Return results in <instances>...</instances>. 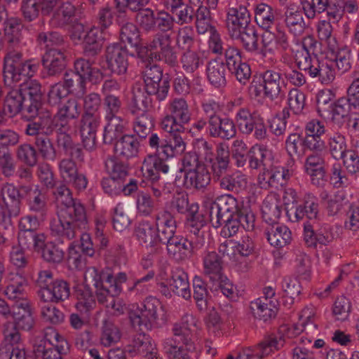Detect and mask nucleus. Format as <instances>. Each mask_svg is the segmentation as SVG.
<instances>
[{"label":"nucleus","instance_id":"obj_1","mask_svg":"<svg viewBox=\"0 0 359 359\" xmlns=\"http://www.w3.org/2000/svg\"><path fill=\"white\" fill-rule=\"evenodd\" d=\"M53 189V194L62 206L57 212V218L50 223L51 234L62 239L72 240L87 227L85 207L73 198L72 191L65 184L57 182Z\"/></svg>","mask_w":359,"mask_h":359},{"label":"nucleus","instance_id":"obj_2","mask_svg":"<svg viewBox=\"0 0 359 359\" xmlns=\"http://www.w3.org/2000/svg\"><path fill=\"white\" fill-rule=\"evenodd\" d=\"M316 41L312 36L303 39L302 45L294 52V60L298 69L304 71L311 79L321 83L328 84L335 78L334 62L332 60H322L309 52L316 46Z\"/></svg>","mask_w":359,"mask_h":359},{"label":"nucleus","instance_id":"obj_3","mask_svg":"<svg viewBox=\"0 0 359 359\" xmlns=\"http://www.w3.org/2000/svg\"><path fill=\"white\" fill-rule=\"evenodd\" d=\"M126 273L119 272L114 276L111 273L89 267L85 272L84 280L96 288V296L99 303L107 307L110 297H118L122 292V285L127 281Z\"/></svg>","mask_w":359,"mask_h":359},{"label":"nucleus","instance_id":"obj_4","mask_svg":"<svg viewBox=\"0 0 359 359\" xmlns=\"http://www.w3.org/2000/svg\"><path fill=\"white\" fill-rule=\"evenodd\" d=\"M137 56L141 60L163 61L172 67L177 64V51L167 33L156 32L147 45L138 48Z\"/></svg>","mask_w":359,"mask_h":359},{"label":"nucleus","instance_id":"obj_5","mask_svg":"<svg viewBox=\"0 0 359 359\" xmlns=\"http://www.w3.org/2000/svg\"><path fill=\"white\" fill-rule=\"evenodd\" d=\"M149 145L154 149L158 155H147L141 166L142 176L151 182H156L160 180V172L168 174L170 172V165L167 161L161 157L163 154L165 157V146L167 140L163 135L157 133H151L149 138Z\"/></svg>","mask_w":359,"mask_h":359},{"label":"nucleus","instance_id":"obj_6","mask_svg":"<svg viewBox=\"0 0 359 359\" xmlns=\"http://www.w3.org/2000/svg\"><path fill=\"white\" fill-rule=\"evenodd\" d=\"M280 74L266 70L254 76L249 86V93L255 98L264 97L273 101L283 96L280 86Z\"/></svg>","mask_w":359,"mask_h":359},{"label":"nucleus","instance_id":"obj_7","mask_svg":"<svg viewBox=\"0 0 359 359\" xmlns=\"http://www.w3.org/2000/svg\"><path fill=\"white\" fill-rule=\"evenodd\" d=\"M45 338L49 341L41 340L33 347V353L37 359H63L69 350V345L65 338L52 327H48Z\"/></svg>","mask_w":359,"mask_h":359},{"label":"nucleus","instance_id":"obj_8","mask_svg":"<svg viewBox=\"0 0 359 359\" xmlns=\"http://www.w3.org/2000/svg\"><path fill=\"white\" fill-rule=\"evenodd\" d=\"M161 309L160 302L154 297H148L142 307L131 309L129 318L132 326L140 331L149 330L157 324L158 312Z\"/></svg>","mask_w":359,"mask_h":359},{"label":"nucleus","instance_id":"obj_9","mask_svg":"<svg viewBox=\"0 0 359 359\" xmlns=\"http://www.w3.org/2000/svg\"><path fill=\"white\" fill-rule=\"evenodd\" d=\"M237 199L231 194H224L217 198L211 204L209 210V217L212 225L215 228L221 226L222 221H226L234 216L241 210Z\"/></svg>","mask_w":359,"mask_h":359},{"label":"nucleus","instance_id":"obj_10","mask_svg":"<svg viewBox=\"0 0 359 359\" xmlns=\"http://www.w3.org/2000/svg\"><path fill=\"white\" fill-rule=\"evenodd\" d=\"M144 63V81L150 93H157V100H164L168 95L170 88L167 79H163V71L158 65L152 63L153 61L142 60Z\"/></svg>","mask_w":359,"mask_h":359},{"label":"nucleus","instance_id":"obj_11","mask_svg":"<svg viewBox=\"0 0 359 359\" xmlns=\"http://www.w3.org/2000/svg\"><path fill=\"white\" fill-rule=\"evenodd\" d=\"M38 123L33 120L27 122L25 127V134L29 136H34V147L37 154L46 161H54L57 158V150L49 137L50 135H47L39 129Z\"/></svg>","mask_w":359,"mask_h":359},{"label":"nucleus","instance_id":"obj_12","mask_svg":"<svg viewBox=\"0 0 359 359\" xmlns=\"http://www.w3.org/2000/svg\"><path fill=\"white\" fill-rule=\"evenodd\" d=\"M204 244L205 241L203 239L193 242L180 235L163 243L166 245V250L170 258L178 263L189 259L195 250L201 249Z\"/></svg>","mask_w":359,"mask_h":359},{"label":"nucleus","instance_id":"obj_13","mask_svg":"<svg viewBox=\"0 0 359 359\" xmlns=\"http://www.w3.org/2000/svg\"><path fill=\"white\" fill-rule=\"evenodd\" d=\"M316 228L313 224L304 225V239L309 247H316L318 243L327 245L339 236L337 226L325 224L316 230Z\"/></svg>","mask_w":359,"mask_h":359},{"label":"nucleus","instance_id":"obj_14","mask_svg":"<svg viewBox=\"0 0 359 359\" xmlns=\"http://www.w3.org/2000/svg\"><path fill=\"white\" fill-rule=\"evenodd\" d=\"M32 120L36 121L38 123L37 127L47 135H52L54 131L57 135L68 133L71 128V120L57 112L52 116L49 111H41Z\"/></svg>","mask_w":359,"mask_h":359},{"label":"nucleus","instance_id":"obj_15","mask_svg":"<svg viewBox=\"0 0 359 359\" xmlns=\"http://www.w3.org/2000/svg\"><path fill=\"white\" fill-rule=\"evenodd\" d=\"M22 196L20 190L13 184H6L0 189V222L4 220L5 214L4 205L8 210L10 217H17L20 212Z\"/></svg>","mask_w":359,"mask_h":359},{"label":"nucleus","instance_id":"obj_16","mask_svg":"<svg viewBox=\"0 0 359 359\" xmlns=\"http://www.w3.org/2000/svg\"><path fill=\"white\" fill-rule=\"evenodd\" d=\"M286 215L292 222H298L306 218L305 224H318V204L314 200H307L303 203L285 208Z\"/></svg>","mask_w":359,"mask_h":359},{"label":"nucleus","instance_id":"obj_17","mask_svg":"<svg viewBox=\"0 0 359 359\" xmlns=\"http://www.w3.org/2000/svg\"><path fill=\"white\" fill-rule=\"evenodd\" d=\"M128 58L127 49L117 43L109 45L106 48L107 68L113 74L122 75L126 73L128 67Z\"/></svg>","mask_w":359,"mask_h":359},{"label":"nucleus","instance_id":"obj_18","mask_svg":"<svg viewBox=\"0 0 359 359\" xmlns=\"http://www.w3.org/2000/svg\"><path fill=\"white\" fill-rule=\"evenodd\" d=\"M66 48L67 47H61L46 50L41 62L48 76H58L65 69L67 62Z\"/></svg>","mask_w":359,"mask_h":359},{"label":"nucleus","instance_id":"obj_19","mask_svg":"<svg viewBox=\"0 0 359 359\" xmlns=\"http://www.w3.org/2000/svg\"><path fill=\"white\" fill-rule=\"evenodd\" d=\"M19 90L25 100V109L27 113L31 117L38 114L42 98L40 83L36 80H29L20 85Z\"/></svg>","mask_w":359,"mask_h":359},{"label":"nucleus","instance_id":"obj_20","mask_svg":"<svg viewBox=\"0 0 359 359\" xmlns=\"http://www.w3.org/2000/svg\"><path fill=\"white\" fill-rule=\"evenodd\" d=\"M24 62L23 55L18 50H8L4 59V80L11 86L19 82V73Z\"/></svg>","mask_w":359,"mask_h":359},{"label":"nucleus","instance_id":"obj_21","mask_svg":"<svg viewBox=\"0 0 359 359\" xmlns=\"http://www.w3.org/2000/svg\"><path fill=\"white\" fill-rule=\"evenodd\" d=\"M155 227L158 241L162 244L177 236L176 235V221L171 212L162 210L155 215Z\"/></svg>","mask_w":359,"mask_h":359},{"label":"nucleus","instance_id":"obj_22","mask_svg":"<svg viewBox=\"0 0 359 359\" xmlns=\"http://www.w3.org/2000/svg\"><path fill=\"white\" fill-rule=\"evenodd\" d=\"M325 165V158L320 154L313 153L306 158L305 171L310 176L311 183L317 187H323L326 182Z\"/></svg>","mask_w":359,"mask_h":359},{"label":"nucleus","instance_id":"obj_23","mask_svg":"<svg viewBox=\"0 0 359 359\" xmlns=\"http://www.w3.org/2000/svg\"><path fill=\"white\" fill-rule=\"evenodd\" d=\"M251 25L250 14L245 6L239 5L228 9L226 26L229 35Z\"/></svg>","mask_w":359,"mask_h":359},{"label":"nucleus","instance_id":"obj_24","mask_svg":"<svg viewBox=\"0 0 359 359\" xmlns=\"http://www.w3.org/2000/svg\"><path fill=\"white\" fill-rule=\"evenodd\" d=\"M305 147L311 151H322L325 147V142L321 135L325 134V128L321 121L313 119L305 126Z\"/></svg>","mask_w":359,"mask_h":359},{"label":"nucleus","instance_id":"obj_25","mask_svg":"<svg viewBox=\"0 0 359 359\" xmlns=\"http://www.w3.org/2000/svg\"><path fill=\"white\" fill-rule=\"evenodd\" d=\"M292 174V169L272 165L269 170L263 171L259 175L258 181L262 187L267 184L269 187L277 188L278 186L285 185Z\"/></svg>","mask_w":359,"mask_h":359},{"label":"nucleus","instance_id":"obj_26","mask_svg":"<svg viewBox=\"0 0 359 359\" xmlns=\"http://www.w3.org/2000/svg\"><path fill=\"white\" fill-rule=\"evenodd\" d=\"M100 184L104 193L109 196H118L121 193H123L125 196H129L137 190V181L134 179L126 183L109 175L102 178Z\"/></svg>","mask_w":359,"mask_h":359},{"label":"nucleus","instance_id":"obj_27","mask_svg":"<svg viewBox=\"0 0 359 359\" xmlns=\"http://www.w3.org/2000/svg\"><path fill=\"white\" fill-rule=\"evenodd\" d=\"M152 95L157 98V93H150L148 92L147 87L135 84L131 90V112L135 114L140 111H142V113L147 111L149 108L151 107Z\"/></svg>","mask_w":359,"mask_h":359},{"label":"nucleus","instance_id":"obj_28","mask_svg":"<svg viewBox=\"0 0 359 359\" xmlns=\"http://www.w3.org/2000/svg\"><path fill=\"white\" fill-rule=\"evenodd\" d=\"M76 11V6L70 0L61 1L53 11L49 23L53 27H64L72 22Z\"/></svg>","mask_w":359,"mask_h":359},{"label":"nucleus","instance_id":"obj_29","mask_svg":"<svg viewBox=\"0 0 359 359\" xmlns=\"http://www.w3.org/2000/svg\"><path fill=\"white\" fill-rule=\"evenodd\" d=\"M236 135L233 121L220 116L209 123V135L213 138L229 140Z\"/></svg>","mask_w":359,"mask_h":359},{"label":"nucleus","instance_id":"obj_30","mask_svg":"<svg viewBox=\"0 0 359 359\" xmlns=\"http://www.w3.org/2000/svg\"><path fill=\"white\" fill-rule=\"evenodd\" d=\"M70 296V284L63 279H55L49 289L43 290L41 300L45 303H60Z\"/></svg>","mask_w":359,"mask_h":359},{"label":"nucleus","instance_id":"obj_31","mask_svg":"<svg viewBox=\"0 0 359 359\" xmlns=\"http://www.w3.org/2000/svg\"><path fill=\"white\" fill-rule=\"evenodd\" d=\"M207 163H210L213 179L222 177L227 172L230 163V154L228 147L219 144L216 149L215 155Z\"/></svg>","mask_w":359,"mask_h":359},{"label":"nucleus","instance_id":"obj_32","mask_svg":"<svg viewBox=\"0 0 359 359\" xmlns=\"http://www.w3.org/2000/svg\"><path fill=\"white\" fill-rule=\"evenodd\" d=\"M55 142L58 149L65 155L75 158L79 161H84V154L81 144L75 142L68 133L57 135Z\"/></svg>","mask_w":359,"mask_h":359},{"label":"nucleus","instance_id":"obj_33","mask_svg":"<svg viewBox=\"0 0 359 359\" xmlns=\"http://www.w3.org/2000/svg\"><path fill=\"white\" fill-rule=\"evenodd\" d=\"M140 142L134 135H125L114 144V151L116 157L129 159L136 156L139 152Z\"/></svg>","mask_w":359,"mask_h":359},{"label":"nucleus","instance_id":"obj_34","mask_svg":"<svg viewBox=\"0 0 359 359\" xmlns=\"http://www.w3.org/2000/svg\"><path fill=\"white\" fill-rule=\"evenodd\" d=\"M229 36L239 41L242 47L248 53H256L259 50L258 34L252 25L233 32Z\"/></svg>","mask_w":359,"mask_h":359},{"label":"nucleus","instance_id":"obj_35","mask_svg":"<svg viewBox=\"0 0 359 359\" xmlns=\"http://www.w3.org/2000/svg\"><path fill=\"white\" fill-rule=\"evenodd\" d=\"M269 243L276 248H283L292 240V233L288 227L279 223L269 225L265 229Z\"/></svg>","mask_w":359,"mask_h":359},{"label":"nucleus","instance_id":"obj_36","mask_svg":"<svg viewBox=\"0 0 359 359\" xmlns=\"http://www.w3.org/2000/svg\"><path fill=\"white\" fill-rule=\"evenodd\" d=\"M277 301L267 298H258L250 303V309L256 318L266 322L274 318L278 312Z\"/></svg>","mask_w":359,"mask_h":359},{"label":"nucleus","instance_id":"obj_37","mask_svg":"<svg viewBox=\"0 0 359 359\" xmlns=\"http://www.w3.org/2000/svg\"><path fill=\"white\" fill-rule=\"evenodd\" d=\"M21 189L27 194V204L29 210L36 215H39L41 218L46 217L48 207L45 194L38 188L32 189L22 186Z\"/></svg>","mask_w":359,"mask_h":359},{"label":"nucleus","instance_id":"obj_38","mask_svg":"<svg viewBox=\"0 0 359 359\" xmlns=\"http://www.w3.org/2000/svg\"><path fill=\"white\" fill-rule=\"evenodd\" d=\"M169 285L172 292L177 295L187 300L191 297L188 275L182 269L176 268L172 271Z\"/></svg>","mask_w":359,"mask_h":359},{"label":"nucleus","instance_id":"obj_39","mask_svg":"<svg viewBox=\"0 0 359 359\" xmlns=\"http://www.w3.org/2000/svg\"><path fill=\"white\" fill-rule=\"evenodd\" d=\"M218 183L219 189L223 191L238 193L246 188L248 180L246 177L239 173L222 175L214 179Z\"/></svg>","mask_w":359,"mask_h":359},{"label":"nucleus","instance_id":"obj_40","mask_svg":"<svg viewBox=\"0 0 359 359\" xmlns=\"http://www.w3.org/2000/svg\"><path fill=\"white\" fill-rule=\"evenodd\" d=\"M207 78L210 83L217 88H221L226 84V69L223 61L211 60L206 66Z\"/></svg>","mask_w":359,"mask_h":359},{"label":"nucleus","instance_id":"obj_41","mask_svg":"<svg viewBox=\"0 0 359 359\" xmlns=\"http://www.w3.org/2000/svg\"><path fill=\"white\" fill-rule=\"evenodd\" d=\"M261 210L263 220L269 224V226L278 223L282 212V205L276 196L268 195L262 203Z\"/></svg>","mask_w":359,"mask_h":359},{"label":"nucleus","instance_id":"obj_42","mask_svg":"<svg viewBox=\"0 0 359 359\" xmlns=\"http://www.w3.org/2000/svg\"><path fill=\"white\" fill-rule=\"evenodd\" d=\"M135 234L139 243L146 248L153 247L158 241L154 224L148 221L139 222L135 229Z\"/></svg>","mask_w":359,"mask_h":359},{"label":"nucleus","instance_id":"obj_43","mask_svg":"<svg viewBox=\"0 0 359 359\" xmlns=\"http://www.w3.org/2000/svg\"><path fill=\"white\" fill-rule=\"evenodd\" d=\"M203 273L210 281L221 278L222 273V257L215 251L208 252L203 257Z\"/></svg>","mask_w":359,"mask_h":359},{"label":"nucleus","instance_id":"obj_44","mask_svg":"<svg viewBox=\"0 0 359 359\" xmlns=\"http://www.w3.org/2000/svg\"><path fill=\"white\" fill-rule=\"evenodd\" d=\"M210 181V173L205 165L200 166L194 172L184 175V186L187 189L203 190L209 185Z\"/></svg>","mask_w":359,"mask_h":359},{"label":"nucleus","instance_id":"obj_45","mask_svg":"<svg viewBox=\"0 0 359 359\" xmlns=\"http://www.w3.org/2000/svg\"><path fill=\"white\" fill-rule=\"evenodd\" d=\"M25 107V100L20 90L13 89L6 94L1 111L4 113V116L8 114V116L13 117L21 111L27 113Z\"/></svg>","mask_w":359,"mask_h":359},{"label":"nucleus","instance_id":"obj_46","mask_svg":"<svg viewBox=\"0 0 359 359\" xmlns=\"http://www.w3.org/2000/svg\"><path fill=\"white\" fill-rule=\"evenodd\" d=\"M197 203H191L189 212L187 214L186 226L190 233L198 238V241H204L203 231L201 229L206 224L203 215L198 211Z\"/></svg>","mask_w":359,"mask_h":359},{"label":"nucleus","instance_id":"obj_47","mask_svg":"<svg viewBox=\"0 0 359 359\" xmlns=\"http://www.w3.org/2000/svg\"><path fill=\"white\" fill-rule=\"evenodd\" d=\"M279 18L277 10L266 4H258L255 10V19L257 24L264 29H269Z\"/></svg>","mask_w":359,"mask_h":359},{"label":"nucleus","instance_id":"obj_48","mask_svg":"<svg viewBox=\"0 0 359 359\" xmlns=\"http://www.w3.org/2000/svg\"><path fill=\"white\" fill-rule=\"evenodd\" d=\"M352 99L348 95L347 97H341L334 103L331 109L332 119L337 124H341L346 121L349 117L351 107L358 109L356 103H353Z\"/></svg>","mask_w":359,"mask_h":359},{"label":"nucleus","instance_id":"obj_49","mask_svg":"<svg viewBox=\"0 0 359 359\" xmlns=\"http://www.w3.org/2000/svg\"><path fill=\"white\" fill-rule=\"evenodd\" d=\"M260 116L261 114L257 111L251 112L248 108H240L236 115V120L240 131L243 134H251L253 132V126Z\"/></svg>","mask_w":359,"mask_h":359},{"label":"nucleus","instance_id":"obj_50","mask_svg":"<svg viewBox=\"0 0 359 359\" xmlns=\"http://www.w3.org/2000/svg\"><path fill=\"white\" fill-rule=\"evenodd\" d=\"M101 32L99 28L93 27L83 35V50L87 55H96L101 50L102 46Z\"/></svg>","mask_w":359,"mask_h":359},{"label":"nucleus","instance_id":"obj_51","mask_svg":"<svg viewBox=\"0 0 359 359\" xmlns=\"http://www.w3.org/2000/svg\"><path fill=\"white\" fill-rule=\"evenodd\" d=\"M18 239L21 248L39 252L44 245L46 236L36 231H19Z\"/></svg>","mask_w":359,"mask_h":359},{"label":"nucleus","instance_id":"obj_52","mask_svg":"<svg viewBox=\"0 0 359 359\" xmlns=\"http://www.w3.org/2000/svg\"><path fill=\"white\" fill-rule=\"evenodd\" d=\"M89 284L78 285L75 287V294L78 299L76 308L82 313H87L95 306V300Z\"/></svg>","mask_w":359,"mask_h":359},{"label":"nucleus","instance_id":"obj_53","mask_svg":"<svg viewBox=\"0 0 359 359\" xmlns=\"http://www.w3.org/2000/svg\"><path fill=\"white\" fill-rule=\"evenodd\" d=\"M1 25L4 26V31L10 46L18 45L21 41V32L24 27L22 20L13 14Z\"/></svg>","mask_w":359,"mask_h":359},{"label":"nucleus","instance_id":"obj_54","mask_svg":"<svg viewBox=\"0 0 359 359\" xmlns=\"http://www.w3.org/2000/svg\"><path fill=\"white\" fill-rule=\"evenodd\" d=\"M284 22L290 32L294 35H300L306 27L302 11L294 8H286L284 13Z\"/></svg>","mask_w":359,"mask_h":359},{"label":"nucleus","instance_id":"obj_55","mask_svg":"<svg viewBox=\"0 0 359 359\" xmlns=\"http://www.w3.org/2000/svg\"><path fill=\"white\" fill-rule=\"evenodd\" d=\"M169 112L183 126L191 120V111L187 102L183 98H175L169 104Z\"/></svg>","mask_w":359,"mask_h":359},{"label":"nucleus","instance_id":"obj_56","mask_svg":"<svg viewBox=\"0 0 359 359\" xmlns=\"http://www.w3.org/2000/svg\"><path fill=\"white\" fill-rule=\"evenodd\" d=\"M105 169L109 176L126 182L129 175V165L116 156H109L105 161Z\"/></svg>","mask_w":359,"mask_h":359},{"label":"nucleus","instance_id":"obj_57","mask_svg":"<svg viewBox=\"0 0 359 359\" xmlns=\"http://www.w3.org/2000/svg\"><path fill=\"white\" fill-rule=\"evenodd\" d=\"M154 127V119L152 115L147 111L137 115L133 124V129L136 137L145 139Z\"/></svg>","mask_w":359,"mask_h":359},{"label":"nucleus","instance_id":"obj_58","mask_svg":"<svg viewBox=\"0 0 359 359\" xmlns=\"http://www.w3.org/2000/svg\"><path fill=\"white\" fill-rule=\"evenodd\" d=\"M37 43L46 50L51 48L67 47L64 37L57 32H41L36 37Z\"/></svg>","mask_w":359,"mask_h":359},{"label":"nucleus","instance_id":"obj_59","mask_svg":"<svg viewBox=\"0 0 359 359\" xmlns=\"http://www.w3.org/2000/svg\"><path fill=\"white\" fill-rule=\"evenodd\" d=\"M318 36L331 52H335L338 48L337 41L333 35V27L330 22L322 20L317 27Z\"/></svg>","mask_w":359,"mask_h":359},{"label":"nucleus","instance_id":"obj_60","mask_svg":"<svg viewBox=\"0 0 359 359\" xmlns=\"http://www.w3.org/2000/svg\"><path fill=\"white\" fill-rule=\"evenodd\" d=\"M345 137L338 133L330 135L327 147L331 156L335 160H340L349 149H347Z\"/></svg>","mask_w":359,"mask_h":359},{"label":"nucleus","instance_id":"obj_61","mask_svg":"<svg viewBox=\"0 0 359 359\" xmlns=\"http://www.w3.org/2000/svg\"><path fill=\"white\" fill-rule=\"evenodd\" d=\"M62 84L69 94L72 93L80 96L83 95L86 92V81L73 71L65 72Z\"/></svg>","mask_w":359,"mask_h":359},{"label":"nucleus","instance_id":"obj_62","mask_svg":"<svg viewBox=\"0 0 359 359\" xmlns=\"http://www.w3.org/2000/svg\"><path fill=\"white\" fill-rule=\"evenodd\" d=\"M121 337L119 327L111 321L104 320L102 327L100 336L101 344L106 347L118 343Z\"/></svg>","mask_w":359,"mask_h":359},{"label":"nucleus","instance_id":"obj_63","mask_svg":"<svg viewBox=\"0 0 359 359\" xmlns=\"http://www.w3.org/2000/svg\"><path fill=\"white\" fill-rule=\"evenodd\" d=\"M284 345V339L280 337H277L275 335H269L265 337L259 344L255 346L257 353L262 355V357H267L275 351H278Z\"/></svg>","mask_w":359,"mask_h":359},{"label":"nucleus","instance_id":"obj_64","mask_svg":"<svg viewBox=\"0 0 359 359\" xmlns=\"http://www.w3.org/2000/svg\"><path fill=\"white\" fill-rule=\"evenodd\" d=\"M125 131V125L119 118L109 121L105 126L103 134V142L104 144H111L114 141L118 140Z\"/></svg>","mask_w":359,"mask_h":359}]
</instances>
